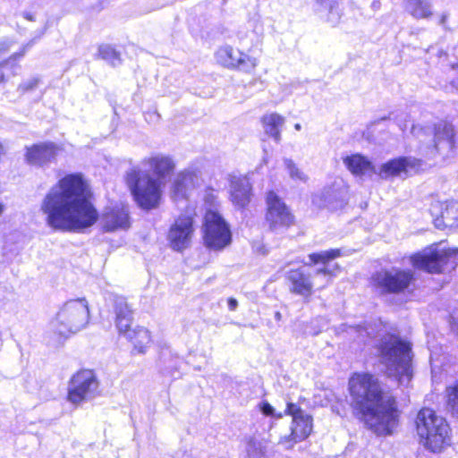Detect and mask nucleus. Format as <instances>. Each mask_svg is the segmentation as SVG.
<instances>
[{
  "mask_svg": "<svg viewBox=\"0 0 458 458\" xmlns=\"http://www.w3.org/2000/svg\"><path fill=\"white\" fill-rule=\"evenodd\" d=\"M98 385L93 369H80L69 379L66 399L74 405L81 404L97 390Z\"/></svg>",
  "mask_w": 458,
  "mask_h": 458,
  "instance_id": "nucleus-12",
  "label": "nucleus"
},
{
  "mask_svg": "<svg viewBox=\"0 0 458 458\" xmlns=\"http://www.w3.org/2000/svg\"><path fill=\"white\" fill-rule=\"evenodd\" d=\"M194 224V213H182L174 219L166 236L168 244L173 250L182 252L191 246L195 232Z\"/></svg>",
  "mask_w": 458,
  "mask_h": 458,
  "instance_id": "nucleus-13",
  "label": "nucleus"
},
{
  "mask_svg": "<svg viewBox=\"0 0 458 458\" xmlns=\"http://www.w3.org/2000/svg\"><path fill=\"white\" fill-rule=\"evenodd\" d=\"M252 185L245 178L231 181L230 200L237 209L246 208L251 200Z\"/></svg>",
  "mask_w": 458,
  "mask_h": 458,
  "instance_id": "nucleus-20",
  "label": "nucleus"
},
{
  "mask_svg": "<svg viewBox=\"0 0 458 458\" xmlns=\"http://www.w3.org/2000/svg\"><path fill=\"white\" fill-rule=\"evenodd\" d=\"M146 167L130 169L125 176V183L136 205L149 211L159 207L162 199V179L174 174L176 165L168 156L157 155L142 161Z\"/></svg>",
  "mask_w": 458,
  "mask_h": 458,
  "instance_id": "nucleus-3",
  "label": "nucleus"
},
{
  "mask_svg": "<svg viewBox=\"0 0 458 458\" xmlns=\"http://www.w3.org/2000/svg\"><path fill=\"white\" fill-rule=\"evenodd\" d=\"M98 56L113 66L121 64L120 53L108 44H103L98 47Z\"/></svg>",
  "mask_w": 458,
  "mask_h": 458,
  "instance_id": "nucleus-29",
  "label": "nucleus"
},
{
  "mask_svg": "<svg viewBox=\"0 0 458 458\" xmlns=\"http://www.w3.org/2000/svg\"><path fill=\"white\" fill-rule=\"evenodd\" d=\"M276 317L277 318H281V314H280V312H276Z\"/></svg>",
  "mask_w": 458,
  "mask_h": 458,
  "instance_id": "nucleus-43",
  "label": "nucleus"
},
{
  "mask_svg": "<svg viewBox=\"0 0 458 458\" xmlns=\"http://www.w3.org/2000/svg\"><path fill=\"white\" fill-rule=\"evenodd\" d=\"M428 212L437 229H458V200L433 199L429 202Z\"/></svg>",
  "mask_w": 458,
  "mask_h": 458,
  "instance_id": "nucleus-14",
  "label": "nucleus"
},
{
  "mask_svg": "<svg viewBox=\"0 0 458 458\" xmlns=\"http://www.w3.org/2000/svg\"><path fill=\"white\" fill-rule=\"evenodd\" d=\"M90 185L81 173L66 174L45 195L40 209L55 231L82 232L101 218L105 233L128 230L131 221L130 206L116 202L105 208L101 216L94 205Z\"/></svg>",
  "mask_w": 458,
  "mask_h": 458,
  "instance_id": "nucleus-1",
  "label": "nucleus"
},
{
  "mask_svg": "<svg viewBox=\"0 0 458 458\" xmlns=\"http://www.w3.org/2000/svg\"><path fill=\"white\" fill-rule=\"evenodd\" d=\"M415 272L410 268L381 269L370 276V285L381 294H405L413 292Z\"/></svg>",
  "mask_w": 458,
  "mask_h": 458,
  "instance_id": "nucleus-8",
  "label": "nucleus"
},
{
  "mask_svg": "<svg viewBox=\"0 0 458 458\" xmlns=\"http://www.w3.org/2000/svg\"><path fill=\"white\" fill-rule=\"evenodd\" d=\"M294 128H295V130L300 131V130H301V124H300V123H296V124L294 125Z\"/></svg>",
  "mask_w": 458,
  "mask_h": 458,
  "instance_id": "nucleus-39",
  "label": "nucleus"
},
{
  "mask_svg": "<svg viewBox=\"0 0 458 458\" xmlns=\"http://www.w3.org/2000/svg\"><path fill=\"white\" fill-rule=\"evenodd\" d=\"M406 9L415 19H427L432 15L431 4L428 0H408Z\"/></svg>",
  "mask_w": 458,
  "mask_h": 458,
  "instance_id": "nucleus-26",
  "label": "nucleus"
},
{
  "mask_svg": "<svg viewBox=\"0 0 458 458\" xmlns=\"http://www.w3.org/2000/svg\"><path fill=\"white\" fill-rule=\"evenodd\" d=\"M284 414L292 417V423L290 433L280 438V444H289V447H292L310 437L313 428L311 415L307 414L299 404L292 402L286 403Z\"/></svg>",
  "mask_w": 458,
  "mask_h": 458,
  "instance_id": "nucleus-11",
  "label": "nucleus"
},
{
  "mask_svg": "<svg viewBox=\"0 0 458 458\" xmlns=\"http://www.w3.org/2000/svg\"><path fill=\"white\" fill-rule=\"evenodd\" d=\"M285 280L290 293L301 297L305 302L311 300L315 288L312 276L309 272L301 267L291 268L286 273Z\"/></svg>",
  "mask_w": 458,
  "mask_h": 458,
  "instance_id": "nucleus-18",
  "label": "nucleus"
},
{
  "mask_svg": "<svg viewBox=\"0 0 458 458\" xmlns=\"http://www.w3.org/2000/svg\"><path fill=\"white\" fill-rule=\"evenodd\" d=\"M453 86L458 89V81H453Z\"/></svg>",
  "mask_w": 458,
  "mask_h": 458,
  "instance_id": "nucleus-42",
  "label": "nucleus"
},
{
  "mask_svg": "<svg viewBox=\"0 0 458 458\" xmlns=\"http://www.w3.org/2000/svg\"><path fill=\"white\" fill-rule=\"evenodd\" d=\"M264 221L269 231L288 230L296 224V218L291 208L279 194L270 190L265 197Z\"/></svg>",
  "mask_w": 458,
  "mask_h": 458,
  "instance_id": "nucleus-10",
  "label": "nucleus"
},
{
  "mask_svg": "<svg viewBox=\"0 0 458 458\" xmlns=\"http://www.w3.org/2000/svg\"><path fill=\"white\" fill-rule=\"evenodd\" d=\"M51 145H31L27 148L26 157L32 164H42L47 160L46 153Z\"/></svg>",
  "mask_w": 458,
  "mask_h": 458,
  "instance_id": "nucleus-30",
  "label": "nucleus"
},
{
  "mask_svg": "<svg viewBox=\"0 0 458 458\" xmlns=\"http://www.w3.org/2000/svg\"><path fill=\"white\" fill-rule=\"evenodd\" d=\"M12 46V42L7 38H0V55L6 53Z\"/></svg>",
  "mask_w": 458,
  "mask_h": 458,
  "instance_id": "nucleus-35",
  "label": "nucleus"
},
{
  "mask_svg": "<svg viewBox=\"0 0 458 458\" xmlns=\"http://www.w3.org/2000/svg\"><path fill=\"white\" fill-rule=\"evenodd\" d=\"M445 405L451 415L458 419V378L445 389Z\"/></svg>",
  "mask_w": 458,
  "mask_h": 458,
  "instance_id": "nucleus-27",
  "label": "nucleus"
},
{
  "mask_svg": "<svg viewBox=\"0 0 458 458\" xmlns=\"http://www.w3.org/2000/svg\"><path fill=\"white\" fill-rule=\"evenodd\" d=\"M353 417L377 436H390L399 424L397 397L372 372H352L347 384Z\"/></svg>",
  "mask_w": 458,
  "mask_h": 458,
  "instance_id": "nucleus-2",
  "label": "nucleus"
},
{
  "mask_svg": "<svg viewBox=\"0 0 458 458\" xmlns=\"http://www.w3.org/2000/svg\"><path fill=\"white\" fill-rule=\"evenodd\" d=\"M4 64H0V83L4 80V73L3 72Z\"/></svg>",
  "mask_w": 458,
  "mask_h": 458,
  "instance_id": "nucleus-38",
  "label": "nucleus"
},
{
  "mask_svg": "<svg viewBox=\"0 0 458 458\" xmlns=\"http://www.w3.org/2000/svg\"><path fill=\"white\" fill-rule=\"evenodd\" d=\"M259 410L265 416L275 417L276 419H281L284 414V412L275 413V409L273 406L267 401H264L259 403Z\"/></svg>",
  "mask_w": 458,
  "mask_h": 458,
  "instance_id": "nucleus-34",
  "label": "nucleus"
},
{
  "mask_svg": "<svg viewBox=\"0 0 458 458\" xmlns=\"http://www.w3.org/2000/svg\"><path fill=\"white\" fill-rule=\"evenodd\" d=\"M344 255L342 249L335 248L309 254L310 264L313 266L322 265L323 267L316 270L317 275H322L328 277H335L341 270L338 264L330 267V262Z\"/></svg>",
  "mask_w": 458,
  "mask_h": 458,
  "instance_id": "nucleus-19",
  "label": "nucleus"
},
{
  "mask_svg": "<svg viewBox=\"0 0 458 458\" xmlns=\"http://www.w3.org/2000/svg\"><path fill=\"white\" fill-rule=\"evenodd\" d=\"M409 261L413 268L430 275L449 274L458 267V248H438L433 244L411 254Z\"/></svg>",
  "mask_w": 458,
  "mask_h": 458,
  "instance_id": "nucleus-6",
  "label": "nucleus"
},
{
  "mask_svg": "<svg viewBox=\"0 0 458 458\" xmlns=\"http://www.w3.org/2000/svg\"><path fill=\"white\" fill-rule=\"evenodd\" d=\"M200 171L198 168H185L178 172L169 186L170 197L175 200H186L192 190L199 185Z\"/></svg>",
  "mask_w": 458,
  "mask_h": 458,
  "instance_id": "nucleus-17",
  "label": "nucleus"
},
{
  "mask_svg": "<svg viewBox=\"0 0 458 458\" xmlns=\"http://www.w3.org/2000/svg\"><path fill=\"white\" fill-rule=\"evenodd\" d=\"M38 82H39L38 78L29 79L28 81H25L22 83H21L18 86L17 90L20 93L24 94L28 91H30V90H33L34 89H36L38 85Z\"/></svg>",
  "mask_w": 458,
  "mask_h": 458,
  "instance_id": "nucleus-33",
  "label": "nucleus"
},
{
  "mask_svg": "<svg viewBox=\"0 0 458 458\" xmlns=\"http://www.w3.org/2000/svg\"><path fill=\"white\" fill-rule=\"evenodd\" d=\"M316 13L331 26H336L342 17V11L337 0H319L317 2Z\"/></svg>",
  "mask_w": 458,
  "mask_h": 458,
  "instance_id": "nucleus-23",
  "label": "nucleus"
},
{
  "mask_svg": "<svg viewBox=\"0 0 458 458\" xmlns=\"http://www.w3.org/2000/svg\"><path fill=\"white\" fill-rule=\"evenodd\" d=\"M201 233L203 245L209 250L222 251L233 242L231 226L217 209L205 211Z\"/></svg>",
  "mask_w": 458,
  "mask_h": 458,
  "instance_id": "nucleus-9",
  "label": "nucleus"
},
{
  "mask_svg": "<svg viewBox=\"0 0 458 458\" xmlns=\"http://www.w3.org/2000/svg\"><path fill=\"white\" fill-rule=\"evenodd\" d=\"M393 115V114H390L388 116H382L378 119H376L374 121H372L367 127L366 131H362V138H361V140H366V141H371L373 140V132L375 131V129L380 125L381 123H386L387 120H390L391 119V116Z\"/></svg>",
  "mask_w": 458,
  "mask_h": 458,
  "instance_id": "nucleus-31",
  "label": "nucleus"
},
{
  "mask_svg": "<svg viewBox=\"0 0 458 458\" xmlns=\"http://www.w3.org/2000/svg\"><path fill=\"white\" fill-rule=\"evenodd\" d=\"M380 362L398 380L412 377V344L399 335L390 334L377 345Z\"/></svg>",
  "mask_w": 458,
  "mask_h": 458,
  "instance_id": "nucleus-5",
  "label": "nucleus"
},
{
  "mask_svg": "<svg viewBox=\"0 0 458 458\" xmlns=\"http://www.w3.org/2000/svg\"><path fill=\"white\" fill-rule=\"evenodd\" d=\"M123 337L132 346V352L139 354H144L153 342L151 332L142 326H135Z\"/></svg>",
  "mask_w": 458,
  "mask_h": 458,
  "instance_id": "nucleus-21",
  "label": "nucleus"
},
{
  "mask_svg": "<svg viewBox=\"0 0 458 458\" xmlns=\"http://www.w3.org/2000/svg\"><path fill=\"white\" fill-rule=\"evenodd\" d=\"M114 325L119 335L123 336L133 328V310L125 300H118L114 303Z\"/></svg>",
  "mask_w": 458,
  "mask_h": 458,
  "instance_id": "nucleus-22",
  "label": "nucleus"
},
{
  "mask_svg": "<svg viewBox=\"0 0 458 458\" xmlns=\"http://www.w3.org/2000/svg\"><path fill=\"white\" fill-rule=\"evenodd\" d=\"M216 59L221 65L229 69H237L246 73H251L258 66V59L250 56L231 46L221 47L216 52Z\"/></svg>",
  "mask_w": 458,
  "mask_h": 458,
  "instance_id": "nucleus-15",
  "label": "nucleus"
},
{
  "mask_svg": "<svg viewBox=\"0 0 458 458\" xmlns=\"http://www.w3.org/2000/svg\"><path fill=\"white\" fill-rule=\"evenodd\" d=\"M89 310L85 299L67 301L52 321V330L59 339H65L83 328L89 321Z\"/></svg>",
  "mask_w": 458,
  "mask_h": 458,
  "instance_id": "nucleus-7",
  "label": "nucleus"
},
{
  "mask_svg": "<svg viewBox=\"0 0 458 458\" xmlns=\"http://www.w3.org/2000/svg\"><path fill=\"white\" fill-rule=\"evenodd\" d=\"M424 162L416 157H398L384 163L379 169V174L382 178H394L402 174L410 176L425 172Z\"/></svg>",
  "mask_w": 458,
  "mask_h": 458,
  "instance_id": "nucleus-16",
  "label": "nucleus"
},
{
  "mask_svg": "<svg viewBox=\"0 0 458 458\" xmlns=\"http://www.w3.org/2000/svg\"><path fill=\"white\" fill-rule=\"evenodd\" d=\"M446 53L444 52L443 50L439 51V57H441L442 55H445Z\"/></svg>",
  "mask_w": 458,
  "mask_h": 458,
  "instance_id": "nucleus-41",
  "label": "nucleus"
},
{
  "mask_svg": "<svg viewBox=\"0 0 458 458\" xmlns=\"http://www.w3.org/2000/svg\"><path fill=\"white\" fill-rule=\"evenodd\" d=\"M4 208V205L0 202V215L3 213Z\"/></svg>",
  "mask_w": 458,
  "mask_h": 458,
  "instance_id": "nucleus-40",
  "label": "nucleus"
},
{
  "mask_svg": "<svg viewBox=\"0 0 458 458\" xmlns=\"http://www.w3.org/2000/svg\"><path fill=\"white\" fill-rule=\"evenodd\" d=\"M29 47H30V45H27V46L23 47V48H22V50L21 52L13 54L11 56V58L13 59V60H16V59H18L20 57H22Z\"/></svg>",
  "mask_w": 458,
  "mask_h": 458,
  "instance_id": "nucleus-37",
  "label": "nucleus"
},
{
  "mask_svg": "<svg viewBox=\"0 0 458 458\" xmlns=\"http://www.w3.org/2000/svg\"><path fill=\"white\" fill-rule=\"evenodd\" d=\"M261 123L267 135L275 141L281 140V131L285 123L283 115L276 112L266 114L261 117Z\"/></svg>",
  "mask_w": 458,
  "mask_h": 458,
  "instance_id": "nucleus-25",
  "label": "nucleus"
},
{
  "mask_svg": "<svg viewBox=\"0 0 458 458\" xmlns=\"http://www.w3.org/2000/svg\"><path fill=\"white\" fill-rule=\"evenodd\" d=\"M286 168L288 170V173L291 176V178L294 180H301L303 182H306L308 180V177L301 172L300 169L296 166V165L291 161H286Z\"/></svg>",
  "mask_w": 458,
  "mask_h": 458,
  "instance_id": "nucleus-32",
  "label": "nucleus"
},
{
  "mask_svg": "<svg viewBox=\"0 0 458 458\" xmlns=\"http://www.w3.org/2000/svg\"><path fill=\"white\" fill-rule=\"evenodd\" d=\"M227 304H228V308L230 310L233 311L236 310L237 306H238V301L235 298L233 297H229L227 299Z\"/></svg>",
  "mask_w": 458,
  "mask_h": 458,
  "instance_id": "nucleus-36",
  "label": "nucleus"
},
{
  "mask_svg": "<svg viewBox=\"0 0 458 458\" xmlns=\"http://www.w3.org/2000/svg\"><path fill=\"white\" fill-rule=\"evenodd\" d=\"M414 427L420 444L429 452L441 453L451 445L452 428L433 408L421 407L416 413Z\"/></svg>",
  "mask_w": 458,
  "mask_h": 458,
  "instance_id": "nucleus-4",
  "label": "nucleus"
},
{
  "mask_svg": "<svg viewBox=\"0 0 458 458\" xmlns=\"http://www.w3.org/2000/svg\"><path fill=\"white\" fill-rule=\"evenodd\" d=\"M454 132L452 124L446 122H439L434 128V140L435 143L442 141L451 142L454 140Z\"/></svg>",
  "mask_w": 458,
  "mask_h": 458,
  "instance_id": "nucleus-28",
  "label": "nucleus"
},
{
  "mask_svg": "<svg viewBox=\"0 0 458 458\" xmlns=\"http://www.w3.org/2000/svg\"><path fill=\"white\" fill-rule=\"evenodd\" d=\"M347 169L355 176H363L375 172L372 163L360 154H352L343 158Z\"/></svg>",
  "mask_w": 458,
  "mask_h": 458,
  "instance_id": "nucleus-24",
  "label": "nucleus"
}]
</instances>
